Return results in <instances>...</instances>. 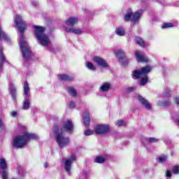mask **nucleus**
Returning <instances> with one entry per match:
<instances>
[{"mask_svg": "<svg viewBox=\"0 0 179 179\" xmlns=\"http://www.w3.org/2000/svg\"><path fill=\"white\" fill-rule=\"evenodd\" d=\"M176 6H179V5H178V4H176Z\"/></svg>", "mask_w": 179, "mask_h": 179, "instance_id": "nucleus-53", "label": "nucleus"}, {"mask_svg": "<svg viewBox=\"0 0 179 179\" xmlns=\"http://www.w3.org/2000/svg\"><path fill=\"white\" fill-rule=\"evenodd\" d=\"M79 22V18L77 17H71L67 20H66L65 23L67 26H71L73 27V26H76V24H78Z\"/></svg>", "mask_w": 179, "mask_h": 179, "instance_id": "nucleus-14", "label": "nucleus"}, {"mask_svg": "<svg viewBox=\"0 0 179 179\" xmlns=\"http://www.w3.org/2000/svg\"><path fill=\"white\" fill-rule=\"evenodd\" d=\"M29 92H30V87H29V83H27V81H25L24 84V93L25 94V97H30Z\"/></svg>", "mask_w": 179, "mask_h": 179, "instance_id": "nucleus-28", "label": "nucleus"}, {"mask_svg": "<svg viewBox=\"0 0 179 179\" xmlns=\"http://www.w3.org/2000/svg\"><path fill=\"white\" fill-rule=\"evenodd\" d=\"M75 103L73 101L70 102V108H75Z\"/></svg>", "mask_w": 179, "mask_h": 179, "instance_id": "nucleus-50", "label": "nucleus"}, {"mask_svg": "<svg viewBox=\"0 0 179 179\" xmlns=\"http://www.w3.org/2000/svg\"><path fill=\"white\" fill-rule=\"evenodd\" d=\"M27 145V141H26V138L24 135L23 136H17L13 141V148H17V149H22L24 148Z\"/></svg>", "mask_w": 179, "mask_h": 179, "instance_id": "nucleus-4", "label": "nucleus"}, {"mask_svg": "<svg viewBox=\"0 0 179 179\" xmlns=\"http://www.w3.org/2000/svg\"><path fill=\"white\" fill-rule=\"evenodd\" d=\"M0 167L3 170V171H8V165L6 164V161H5V159H0Z\"/></svg>", "mask_w": 179, "mask_h": 179, "instance_id": "nucleus-32", "label": "nucleus"}, {"mask_svg": "<svg viewBox=\"0 0 179 179\" xmlns=\"http://www.w3.org/2000/svg\"><path fill=\"white\" fill-rule=\"evenodd\" d=\"M132 15H134L132 9H127L123 17L124 22H129L130 20H132Z\"/></svg>", "mask_w": 179, "mask_h": 179, "instance_id": "nucleus-16", "label": "nucleus"}, {"mask_svg": "<svg viewBox=\"0 0 179 179\" xmlns=\"http://www.w3.org/2000/svg\"><path fill=\"white\" fill-rule=\"evenodd\" d=\"M171 104L172 103L170 99L159 101L157 103V106L159 107H170Z\"/></svg>", "mask_w": 179, "mask_h": 179, "instance_id": "nucleus-17", "label": "nucleus"}, {"mask_svg": "<svg viewBox=\"0 0 179 179\" xmlns=\"http://www.w3.org/2000/svg\"><path fill=\"white\" fill-rule=\"evenodd\" d=\"M158 162L164 163L167 162V156H162L157 158Z\"/></svg>", "mask_w": 179, "mask_h": 179, "instance_id": "nucleus-40", "label": "nucleus"}, {"mask_svg": "<svg viewBox=\"0 0 179 179\" xmlns=\"http://www.w3.org/2000/svg\"><path fill=\"white\" fill-rule=\"evenodd\" d=\"M73 162H76V155H75V154L71 155L64 162V169L67 173L71 172V167H72V163H73Z\"/></svg>", "mask_w": 179, "mask_h": 179, "instance_id": "nucleus-8", "label": "nucleus"}, {"mask_svg": "<svg viewBox=\"0 0 179 179\" xmlns=\"http://www.w3.org/2000/svg\"><path fill=\"white\" fill-rule=\"evenodd\" d=\"M66 131V132H69V134H72L73 132V123L71 120H66L64 122L62 127L59 129L60 132H63Z\"/></svg>", "mask_w": 179, "mask_h": 179, "instance_id": "nucleus-7", "label": "nucleus"}, {"mask_svg": "<svg viewBox=\"0 0 179 179\" xmlns=\"http://www.w3.org/2000/svg\"><path fill=\"white\" fill-rule=\"evenodd\" d=\"M136 42L138 45H145V41L141 37H136Z\"/></svg>", "mask_w": 179, "mask_h": 179, "instance_id": "nucleus-38", "label": "nucleus"}, {"mask_svg": "<svg viewBox=\"0 0 179 179\" xmlns=\"http://www.w3.org/2000/svg\"><path fill=\"white\" fill-rule=\"evenodd\" d=\"M134 55L138 62H149V59L143 52L136 50L134 53Z\"/></svg>", "mask_w": 179, "mask_h": 179, "instance_id": "nucleus-10", "label": "nucleus"}, {"mask_svg": "<svg viewBox=\"0 0 179 179\" xmlns=\"http://www.w3.org/2000/svg\"><path fill=\"white\" fill-rule=\"evenodd\" d=\"M143 142L144 145H150V143H155L156 142H159V139L156 138H144L143 139Z\"/></svg>", "mask_w": 179, "mask_h": 179, "instance_id": "nucleus-19", "label": "nucleus"}, {"mask_svg": "<svg viewBox=\"0 0 179 179\" xmlns=\"http://www.w3.org/2000/svg\"><path fill=\"white\" fill-rule=\"evenodd\" d=\"M173 100H174V102L176 103V104L177 106H179V97L176 96V97H174Z\"/></svg>", "mask_w": 179, "mask_h": 179, "instance_id": "nucleus-46", "label": "nucleus"}, {"mask_svg": "<svg viewBox=\"0 0 179 179\" xmlns=\"http://www.w3.org/2000/svg\"><path fill=\"white\" fill-rule=\"evenodd\" d=\"M60 80H64L68 82H72L73 80V77H71L66 74H61L59 76Z\"/></svg>", "mask_w": 179, "mask_h": 179, "instance_id": "nucleus-24", "label": "nucleus"}, {"mask_svg": "<svg viewBox=\"0 0 179 179\" xmlns=\"http://www.w3.org/2000/svg\"><path fill=\"white\" fill-rule=\"evenodd\" d=\"M85 136H90V135H93V134H94V132L90 129L86 130L84 132Z\"/></svg>", "mask_w": 179, "mask_h": 179, "instance_id": "nucleus-43", "label": "nucleus"}, {"mask_svg": "<svg viewBox=\"0 0 179 179\" xmlns=\"http://www.w3.org/2000/svg\"><path fill=\"white\" fill-rule=\"evenodd\" d=\"M65 31L67 33H73V34H76L77 36H80V34H83V29L73 27L71 28H68L66 26H63Z\"/></svg>", "mask_w": 179, "mask_h": 179, "instance_id": "nucleus-11", "label": "nucleus"}, {"mask_svg": "<svg viewBox=\"0 0 179 179\" xmlns=\"http://www.w3.org/2000/svg\"><path fill=\"white\" fill-rule=\"evenodd\" d=\"M24 136L25 137V139L27 141H29V139H38V136L36 134H30L27 131L24 132Z\"/></svg>", "mask_w": 179, "mask_h": 179, "instance_id": "nucleus-18", "label": "nucleus"}, {"mask_svg": "<svg viewBox=\"0 0 179 179\" xmlns=\"http://www.w3.org/2000/svg\"><path fill=\"white\" fill-rule=\"evenodd\" d=\"M138 100L142 104V106H144L147 110H151L152 106L150 103H149V101H148L146 99H145L143 96L138 95Z\"/></svg>", "mask_w": 179, "mask_h": 179, "instance_id": "nucleus-13", "label": "nucleus"}, {"mask_svg": "<svg viewBox=\"0 0 179 179\" xmlns=\"http://www.w3.org/2000/svg\"><path fill=\"white\" fill-rule=\"evenodd\" d=\"M66 90L72 97H76L78 95V92H76V90L73 87H67Z\"/></svg>", "mask_w": 179, "mask_h": 179, "instance_id": "nucleus-26", "label": "nucleus"}, {"mask_svg": "<svg viewBox=\"0 0 179 179\" xmlns=\"http://www.w3.org/2000/svg\"><path fill=\"white\" fill-rule=\"evenodd\" d=\"M174 26L173 23H164L162 24V29H169V27H173Z\"/></svg>", "mask_w": 179, "mask_h": 179, "instance_id": "nucleus-41", "label": "nucleus"}, {"mask_svg": "<svg viewBox=\"0 0 179 179\" xmlns=\"http://www.w3.org/2000/svg\"><path fill=\"white\" fill-rule=\"evenodd\" d=\"M115 33L117 36H125V29L122 27H118L115 29Z\"/></svg>", "mask_w": 179, "mask_h": 179, "instance_id": "nucleus-29", "label": "nucleus"}, {"mask_svg": "<svg viewBox=\"0 0 179 179\" xmlns=\"http://www.w3.org/2000/svg\"><path fill=\"white\" fill-rule=\"evenodd\" d=\"M117 124L118 125V127H122V125L124 124V120H117Z\"/></svg>", "mask_w": 179, "mask_h": 179, "instance_id": "nucleus-48", "label": "nucleus"}, {"mask_svg": "<svg viewBox=\"0 0 179 179\" xmlns=\"http://www.w3.org/2000/svg\"><path fill=\"white\" fill-rule=\"evenodd\" d=\"M148 80H149V78H148V76H145L144 77L141 78L139 82V85H141V86H145V85L148 83Z\"/></svg>", "mask_w": 179, "mask_h": 179, "instance_id": "nucleus-33", "label": "nucleus"}, {"mask_svg": "<svg viewBox=\"0 0 179 179\" xmlns=\"http://www.w3.org/2000/svg\"><path fill=\"white\" fill-rule=\"evenodd\" d=\"M143 11L142 10H138L134 13H133L131 20L134 24H136L139 23V19L142 17V14Z\"/></svg>", "mask_w": 179, "mask_h": 179, "instance_id": "nucleus-12", "label": "nucleus"}, {"mask_svg": "<svg viewBox=\"0 0 179 179\" xmlns=\"http://www.w3.org/2000/svg\"><path fill=\"white\" fill-rule=\"evenodd\" d=\"M3 39L7 42V44H12L10 43V38L2 30V27H0V41H2Z\"/></svg>", "mask_w": 179, "mask_h": 179, "instance_id": "nucleus-15", "label": "nucleus"}, {"mask_svg": "<svg viewBox=\"0 0 179 179\" xmlns=\"http://www.w3.org/2000/svg\"><path fill=\"white\" fill-rule=\"evenodd\" d=\"M140 71L143 75H148V73L152 71V66L150 65H145V66L142 67Z\"/></svg>", "mask_w": 179, "mask_h": 179, "instance_id": "nucleus-20", "label": "nucleus"}, {"mask_svg": "<svg viewBox=\"0 0 179 179\" xmlns=\"http://www.w3.org/2000/svg\"><path fill=\"white\" fill-rule=\"evenodd\" d=\"M164 96H165V97H170L171 96V90L170 88H166L164 90Z\"/></svg>", "mask_w": 179, "mask_h": 179, "instance_id": "nucleus-39", "label": "nucleus"}, {"mask_svg": "<svg viewBox=\"0 0 179 179\" xmlns=\"http://www.w3.org/2000/svg\"><path fill=\"white\" fill-rule=\"evenodd\" d=\"M83 118V124L85 127L90 125V114L85 113Z\"/></svg>", "mask_w": 179, "mask_h": 179, "instance_id": "nucleus-22", "label": "nucleus"}, {"mask_svg": "<svg viewBox=\"0 0 179 179\" xmlns=\"http://www.w3.org/2000/svg\"><path fill=\"white\" fill-rule=\"evenodd\" d=\"M53 134L56 138V142L61 149L65 148V146L69 143V137H65L64 136V133L59 131V127H58V126L55 125L53 127Z\"/></svg>", "mask_w": 179, "mask_h": 179, "instance_id": "nucleus-3", "label": "nucleus"}, {"mask_svg": "<svg viewBox=\"0 0 179 179\" xmlns=\"http://www.w3.org/2000/svg\"><path fill=\"white\" fill-rule=\"evenodd\" d=\"M115 53L116 57H117L118 60L120 59V58L127 57V55H125V52L121 49L115 50Z\"/></svg>", "mask_w": 179, "mask_h": 179, "instance_id": "nucleus-27", "label": "nucleus"}, {"mask_svg": "<svg viewBox=\"0 0 179 179\" xmlns=\"http://www.w3.org/2000/svg\"><path fill=\"white\" fill-rule=\"evenodd\" d=\"M35 29V37L38 40L42 45H50L51 44V41L48 36L44 34L45 31V28L43 27L34 26Z\"/></svg>", "mask_w": 179, "mask_h": 179, "instance_id": "nucleus-2", "label": "nucleus"}, {"mask_svg": "<svg viewBox=\"0 0 179 179\" xmlns=\"http://www.w3.org/2000/svg\"><path fill=\"white\" fill-rule=\"evenodd\" d=\"M110 89H111V84H110L109 83H104L100 87V90H101V92H104L109 91Z\"/></svg>", "mask_w": 179, "mask_h": 179, "instance_id": "nucleus-25", "label": "nucleus"}, {"mask_svg": "<svg viewBox=\"0 0 179 179\" xmlns=\"http://www.w3.org/2000/svg\"><path fill=\"white\" fill-rule=\"evenodd\" d=\"M2 179H8V171H3Z\"/></svg>", "mask_w": 179, "mask_h": 179, "instance_id": "nucleus-44", "label": "nucleus"}, {"mask_svg": "<svg viewBox=\"0 0 179 179\" xmlns=\"http://www.w3.org/2000/svg\"><path fill=\"white\" fill-rule=\"evenodd\" d=\"M17 170V173H18V175L20 176V177H24V176H26V172H24L23 169H22V167L18 166Z\"/></svg>", "mask_w": 179, "mask_h": 179, "instance_id": "nucleus-36", "label": "nucleus"}, {"mask_svg": "<svg viewBox=\"0 0 179 179\" xmlns=\"http://www.w3.org/2000/svg\"><path fill=\"white\" fill-rule=\"evenodd\" d=\"M93 61L94 62H95V64H96L98 66H101V68H110L108 63H107V62L104 60V59L99 56H95L93 59Z\"/></svg>", "mask_w": 179, "mask_h": 179, "instance_id": "nucleus-9", "label": "nucleus"}, {"mask_svg": "<svg viewBox=\"0 0 179 179\" xmlns=\"http://www.w3.org/2000/svg\"><path fill=\"white\" fill-rule=\"evenodd\" d=\"M10 94H11L13 99L16 100V87L13 84L10 85Z\"/></svg>", "mask_w": 179, "mask_h": 179, "instance_id": "nucleus-23", "label": "nucleus"}, {"mask_svg": "<svg viewBox=\"0 0 179 179\" xmlns=\"http://www.w3.org/2000/svg\"><path fill=\"white\" fill-rule=\"evenodd\" d=\"M5 127V124H3V121H2V119L0 117V129L1 128H3Z\"/></svg>", "mask_w": 179, "mask_h": 179, "instance_id": "nucleus-49", "label": "nucleus"}, {"mask_svg": "<svg viewBox=\"0 0 179 179\" xmlns=\"http://www.w3.org/2000/svg\"><path fill=\"white\" fill-rule=\"evenodd\" d=\"M97 135H107L110 132V126L107 124H97L94 128Z\"/></svg>", "mask_w": 179, "mask_h": 179, "instance_id": "nucleus-6", "label": "nucleus"}, {"mask_svg": "<svg viewBox=\"0 0 179 179\" xmlns=\"http://www.w3.org/2000/svg\"><path fill=\"white\" fill-rule=\"evenodd\" d=\"M44 167H45V169H47V167H48V162H45Z\"/></svg>", "mask_w": 179, "mask_h": 179, "instance_id": "nucleus-52", "label": "nucleus"}, {"mask_svg": "<svg viewBox=\"0 0 179 179\" xmlns=\"http://www.w3.org/2000/svg\"><path fill=\"white\" fill-rule=\"evenodd\" d=\"M106 162V158L103 157H96L95 159V163H99L100 164L104 163Z\"/></svg>", "mask_w": 179, "mask_h": 179, "instance_id": "nucleus-37", "label": "nucleus"}, {"mask_svg": "<svg viewBox=\"0 0 179 179\" xmlns=\"http://www.w3.org/2000/svg\"><path fill=\"white\" fill-rule=\"evenodd\" d=\"M118 62H120V65H122V66H128L129 64V59L127 58V56L119 59Z\"/></svg>", "mask_w": 179, "mask_h": 179, "instance_id": "nucleus-21", "label": "nucleus"}, {"mask_svg": "<svg viewBox=\"0 0 179 179\" xmlns=\"http://www.w3.org/2000/svg\"><path fill=\"white\" fill-rule=\"evenodd\" d=\"M14 22L16 24L17 27H18L19 31H20V45H27L29 43L27 41H26V38H24V36H23V33H24V30L27 29V24H26V22L23 20L22 18V15H15L14 16Z\"/></svg>", "mask_w": 179, "mask_h": 179, "instance_id": "nucleus-1", "label": "nucleus"}, {"mask_svg": "<svg viewBox=\"0 0 179 179\" xmlns=\"http://www.w3.org/2000/svg\"><path fill=\"white\" fill-rule=\"evenodd\" d=\"M166 177H168V178H171V172H170V171L166 170Z\"/></svg>", "mask_w": 179, "mask_h": 179, "instance_id": "nucleus-47", "label": "nucleus"}, {"mask_svg": "<svg viewBox=\"0 0 179 179\" xmlns=\"http://www.w3.org/2000/svg\"><path fill=\"white\" fill-rule=\"evenodd\" d=\"M12 117H16L17 115V111H13L11 113Z\"/></svg>", "mask_w": 179, "mask_h": 179, "instance_id": "nucleus-51", "label": "nucleus"}, {"mask_svg": "<svg viewBox=\"0 0 179 179\" xmlns=\"http://www.w3.org/2000/svg\"><path fill=\"white\" fill-rule=\"evenodd\" d=\"M30 97L25 96L24 102H23V109L24 110H29L30 108V101H29Z\"/></svg>", "mask_w": 179, "mask_h": 179, "instance_id": "nucleus-31", "label": "nucleus"}, {"mask_svg": "<svg viewBox=\"0 0 179 179\" xmlns=\"http://www.w3.org/2000/svg\"><path fill=\"white\" fill-rule=\"evenodd\" d=\"M47 50H49L51 52H54L55 54L57 51H58V49L57 48H55L52 45H45V46Z\"/></svg>", "mask_w": 179, "mask_h": 179, "instance_id": "nucleus-35", "label": "nucleus"}, {"mask_svg": "<svg viewBox=\"0 0 179 179\" xmlns=\"http://www.w3.org/2000/svg\"><path fill=\"white\" fill-rule=\"evenodd\" d=\"M143 74H142V71L141 70H134L132 72V76L134 79H140L141 76H142Z\"/></svg>", "mask_w": 179, "mask_h": 179, "instance_id": "nucleus-30", "label": "nucleus"}, {"mask_svg": "<svg viewBox=\"0 0 179 179\" xmlns=\"http://www.w3.org/2000/svg\"><path fill=\"white\" fill-rule=\"evenodd\" d=\"M136 87H131L129 88H127V93H132V92H134V90H135Z\"/></svg>", "mask_w": 179, "mask_h": 179, "instance_id": "nucleus-45", "label": "nucleus"}, {"mask_svg": "<svg viewBox=\"0 0 179 179\" xmlns=\"http://www.w3.org/2000/svg\"><path fill=\"white\" fill-rule=\"evenodd\" d=\"M20 48L24 61H30L34 56L33 52H31V50H30V48L28 45H21Z\"/></svg>", "mask_w": 179, "mask_h": 179, "instance_id": "nucleus-5", "label": "nucleus"}, {"mask_svg": "<svg viewBox=\"0 0 179 179\" xmlns=\"http://www.w3.org/2000/svg\"><path fill=\"white\" fill-rule=\"evenodd\" d=\"M172 171L173 174H179V166L176 165L173 167Z\"/></svg>", "mask_w": 179, "mask_h": 179, "instance_id": "nucleus-42", "label": "nucleus"}, {"mask_svg": "<svg viewBox=\"0 0 179 179\" xmlns=\"http://www.w3.org/2000/svg\"><path fill=\"white\" fill-rule=\"evenodd\" d=\"M87 68L88 69H90V71H96L97 69V68L96 67V66L93 65V63L92 62H87V65H86Z\"/></svg>", "mask_w": 179, "mask_h": 179, "instance_id": "nucleus-34", "label": "nucleus"}]
</instances>
